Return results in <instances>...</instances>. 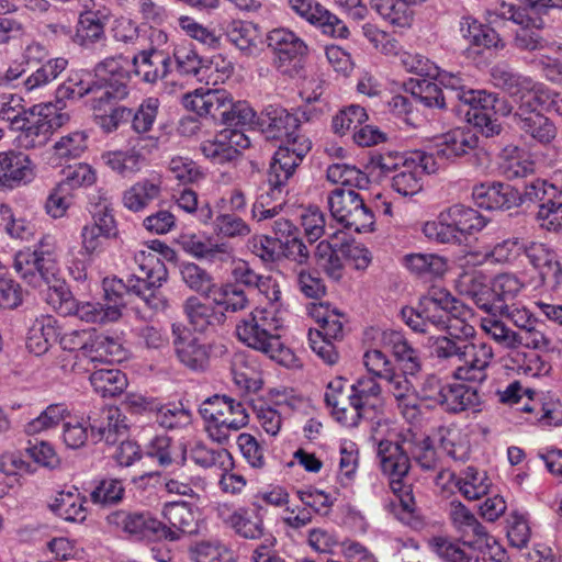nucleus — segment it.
<instances>
[{
	"instance_id": "bb28decb",
	"label": "nucleus",
	"mask_w": 562,
	"mask_h": 562,
	"mask_svg": "<svg viewBox=\"0 0 562 562\" xmlns=\"http://www.w3.org/2000/svg\"><path fill=\"white\" fill-rule=\"evenodd\" d=\"M43 496L48 508L65 520L81 522L86 519V498L77 491L55 493L50 488H46Z\"/></svg>"
},
{
	"instance_id": "37998d69",
	"label": "nucleus",
	"mask_w": 562,
	"mask_h": 562,
	"mask_svg": "<svg viewBox=\"0 0 562 562\" xmlns=\"http://www.w3.org/2000/svg\"><path fill=\"white\" fill-rule=\"evenodd\" d=\"M362 198L350 189H336L328 196L330 213L342 225L351 216L356 207L360 206Z\"/></svg>"
},
{
	"instance_id": "79ce46f5",
	"label": "nucleus",
	"mask_w": 562,
	"mask_h": 562,
	"mask_svg": "<svg viewBox=\"0 0 562 562\" xmlns=\"http://www.w3.org/2000/svg\"><path fill=\"white\" fill-rule=\"evenodd\" d=\"M195 463L204 468H217L222 473L232 471L235 467L233 454L225 448L212 449L204 443H198L192 450Z\"/></svg>"
},
{
	"instance_id": "ea45409f",
	"label": "nucleus",
	"mask_w": 562,
	"mask_h": 562,
	"mask_svg": "<svg viewBox=\"0 0 562 562\" xmlns=\"http://www.w3.org/2000/svg\"><path fill=\"white\" fill-rule=\"evenodd\" d=\"M227 35L237 48L245 52H251L261 42L260 26L250 21L234 20Z\"/></svg>"
},
{
	"instance_id": "864d4df0",
	"label": "nucleus",
	"mask_w": 562,
	"mask_h": 562,
	"mask_svg": "<svg viewBox=\"0 0 562 562\" xmlns=\"http://www.w3.org/2000/svg\"><path fill=\"white\" fill-rule=\"evenodd\" d=\"M477 136L470 128H454L443 136V151L447 155L462 156L477 146Z\"/></svg>"
},
{
	"instance_id": "c03bdc74",
	"label": "nucleus",
	"mask_w": 562,
	"mask_h": 562,
	"mask_svg": "<svg viewBox=\"0 0 562 562\" xmlns=\"http://www.w3.org/2000/svg\"><path fill=\"white\" fill-rule=\"evenodd\" d=\"M440 445L443 451L453 460L464 462L471 456L470 439L467 434L458 428H441Z\"/></svg>"
},
{
	"instance_id": "f03ea898",
	"label": "nucleus",
	"mask_w": 562,
	"mask_h": 562,
	"mask_svg": "<svg viewBox=\"0 0 562 562\" xmlns=\"http://www.w3.org/2000/svg\"><path fill=\"white\" fill-rule=\"evenodd\" d=\"M504 88L518 102L515 113L519 130L540 144H549L557 136V127L543 109L551 100V91L542 86H532L527 78L509 77Z\"/></svg>"
},
{
	"instance_id": "e2e57ef3",
	"label": "nucleus",
	"mask_w": 562,
	"mask_h": 562,
	"mask_svg": "<svg viewBox=\"0 0 562 562\" xmlns=\"http://www.w3.org/2000/svg\"><path fill=\"white\" fill-rule=\"evenodd\" d=\"M187 314L192 326L199 331H204L218 321L214 308L196 299L188 301Z\"/></svg>"
},
{
	"instance_id": "6e6d98bb",
	"label": "nucleus",
	"mask_w": 562,
	"mask_h": 562,
	"mask_svg": "<svg viewBox=\"0 0 562 562\" xmlns=\"http://www.w3.org/2000/svg\"><path fill=\"white\" fill-rule=\"evenodd\" d=\"M475 392L463 384H445L440 405L449 412H462L473 404Z\"/></svg>"
},
{
	"instance_id": "2f4dec72",
	"label": "nucleus",
	"mask_w": 562,
	"mask_h": 562,
	"mask_svg": "<svg viewBox=\"0 0 562 562\" xmlns=\"http://www.w3.org/2000/svg\"><path fill=\"white\" fill-rule=\"evenodd\" d=\"M124 358L125 350L117 339L91 331L90 341L85 351L86 360L113 363L121 362Z\"/></svg>"
},
{
	"instance_id": "5fc2aeb1",
	"label": "nucleus",
	"mask_w": 562,
	"mask_h": 562,
	"mask_svg": "<svg viewBox=\"0 0 562 562\" xmlns=\"http://www.w3.org/2000/svg\"><path fill=\"white\" fill-rule=\"evenodd\" d=\"M368 114L360 105H349L341 109L331 121V128L335 134L344 136L366 123Z\"/></svg>"
},
{
	"instance_id": "1a4fd4ad",
	"label": "nucleus",
	"mask_w": 562,
	"mask_h": 562,
	"mask_svg": "<svg viewBox=\"0 0 562 562\" xmlns=\"http://www.w3.org/2000/svg\"><path fill=\"white\" fill-rule=\"evenodd\" d=\"M132 57L124 54L111 56L94 68L97 81L88 83L86 92L104 93L105 98L124 99L127 95V81Z\"/></svg>"
},
{
	"instance_id": "052dcab7",
	"label": "nucleus",
	"mask_w": 562,
	"mask_h": 562,
	"mask_svg": "<svg viewBox=\"0 0 562 562\" xmlns=\"http://www.w3.org/2000/svg\"><path fill=\"white\" fill-rule=\"evenodd\" d=\"M234 380L236 384L249 393H256L261 390L263 379L260 370L252 366L245 358L235 361L233 367Z\"/></svg>"
},
{
	"instance_id": "e433bc0d",
	"label": "nucleus",
	"mask_w": 562,
	"mask_h": 562,
	"mask_svg": "<svg viewBox=\"0 0 562 562\" xmlns=\"http://www.w3.org/2000/svg\"><path fill=\"white\" fill-rule=\"evenodd\" d=\"M416 373H407L405 369L393 367L383 379L386 382L387 392L396 400L400 407L414 406L415 390L411 380Z\"/></svg>"
},
{
	"instance_id": "4c0bfd02",
	"label": "nucleus",
	"mask_w": 562,
	"mask_h": 562,
	"mask_svg": "<svg viewBox=\"0 0 562 562\" xmlns=\"http://www.w3.org/2000/svg\"><path fill=\"white\" fill-rule=\"evenodd\" d=\"M93 390L102 397H116L128 385L127 376L119 369H100L90 375Z\"/></svg>"
},
{
	"instance_id": "4468645a",
	"label": "nucleus",
	"mask_w": 562,
	"mask_h": 562,
	"mask_svg": "<svg viewBox=\"0 0 562 562\" xmlns=\"http://www.w3.org/2000/svg\"><path fill=\"white\" fill-rule=\"evenodd\" d=\"M460 100L469 104L468 121L480 128L483 134L491 136L498 134L501 125L497 123L494 111L497 98L483 90H467L459 94Z\"/></svg>"
},
{
	"instance_id": "774afa93",
	"label": "nucleus",
	"mask_w": 562,
	"mask_h": 562,
	"mask_svg": "<svg viewBox=\"0 0 562 562\" xmlns=\"http://www.w3.org/2000/svg\"><path fill=\"white\" fill-rule=\"evenodd\" d=\"M291 9L311 24L323 26L328 21L329 11L312 0H290Z\"/></svg>"
},
{
	"instance_id": "72a5a7b5",
	"label": "nucleus",
	"mask_w": 562,
	"mask_h": 562,
	"mask_svg": "<svg viewBox=\"0 0 562 562\" xmlns=\"http://www.w3.org/2000/svg\"><path fill=\"white\" fill-rule=\"evenodd\" d=\"M90 419L91 428L109 442L115 441L114 436L125 435L128 429L125 416L116 406H105Z\"/></svg>"
},
{
	"instance_id": "f8f14e48",
	"label": "nucleus",
	"mask_w": 562,
	"mask_h": 562,
	"mask_svg": "<svg viewBox=\"0 0 562 562\" xmlns=\"http://www.w3.org/2000/svg\"><path fill=\"white\" fill-rule=\"evenodd\" d=\"M156 147V142L148 137H131L123 148L104 154L106 166L113 171L127 176L138 172L146 161V156Z\"/></svg>"
},
{
	"instance_id": "f3484780",
	"label": "nucleus",
	"mask_w": 562,
	"mask_h": 562,
	"mask_svg": "<svg viewBox=\"0 0 562 562\" xmlns=\"http://www.w3.org/2000/svg\"><path fill=\"white\" fill-rule=\"evenodd\" d=\"M200 414L233 428L234 431L245 428L249 423L244 404L225 395H214L204 401Z\"/></svg>"
},
{
	"instance_id": "3c124183",
	"label": "nucleus",
	"mask_w": 562,
	"mask_h": 562,
	"mask_svg": "<svg viewBox=\"0 0 562 562\" xmlns=\"http://www.w3.org/2000/svg\"><path fill=\"white\" fill-rule=\"evenodd\" d=\"M336 395L333 392L326 393V402L331 407V414L337 422L345 426H356L361 418L362 412L353 405L352 397Z\"/></svg>"
},
{
	"instance_id": "6e6552de",
	"label": "nucleus",
	"mask_w": 562,
	"mask_h": 562,
	"mask_svg": "<svg viewBox=\"0 0 562 562\" xmlns=\"http://www.w3.org/2000/svg\"><path fill=\"white\" fill-rule=\"evenodd\" d=\"M486 225L482 214L469 206L456 204L441 212L437 222H427L424 234L440 243H448L450 237L447 231L452 229L461 234H474Z\"/></svg>"
},
{
	"instance_id": "6ab92c4d",
	"label": "nucleus",
	"mask_w": 562,
	"mask_h": 562,
	"mask_svg": "<svg viewBox=\"0 0 562 562\" xmlns=\"http://www.w3.org/2000/svg\"><path fill=\"white\" fill-rule=\"evenodd\" d=\"M311 148L310 138L294 139L285 143L284 146H280L270 165V177L274 178L273 183L280 186L289 180Z\"/></svg>"
},
{
	"instance_id": "58836bf2",
	"label": "nucleus",
	"mask_w": 562,
	"mask_h": 562,
	"mask_svg": "<svg viewBox=\"0 0 562 562\" xmlns=\"http://www.w3.org/2000/svg\"><path fill=\"white\" fill-rule=\"evenodd\" d=\"M403 263L417 276L441 278L448 270L447 260L436 254H408L403 258Z\"/></svg>"
},
{
	"instance_id": "a19ab883",
	"label": "nucleus",
	"mask_w": 562,
	"mask_h": 562,
	"mask_svg": "<svg viewBox=\"0 0 562 562\" xmlns=\"http://www.w3.org/2000/svg\"><path fill=\"white\" fill-rule=\"evenodd\" d=\"M87 148V137L81 132H74L63 136L47 153L48 162L57 166L63 159L76 158Z\"/></svg>"
},
{
	"instance_id": "603ef678",
	"label": "nucleus",
	"mask_w": 562,
	"mask_h": 562,
	"mask_svg": "<svg viewBox=\"0 0 562 562\" xmlns=\"http://www.w3.org/2000/svg\"><path fill=\"white\" fill-rule=\"evenodd\" d=\"M104 18L94 11L80 14L76 35L82 45L92 44L104 35Z\"/></svg>"
},
{
	"instance_id": "20e7f679",
	"label": "nucleus",
	"mask_w": 562,
	"mask_h": 562,
	"mask_svg": "<svg viewBox=\"0 0 562 562\" xmlns=\"http://www.w3.org/2000/svg\"><path fill=\"white\" fill-rule=\"evenodd\" d=\"M470 337H442L437 340L438 358H453L457 380L482 382L486 378V368L493 359L492 347L485 342L469 341Z\"/></svg>"
},
{
	"instance_id": "de8ad7c7",
	"label": "nucleus",
	"mask_w": 562,
	"mask_h": 562,
	"mask_svg": "<svg viewBox=\"0 0 562 562\" xmlns=\"http://www.w3.org/2000/svg\"><path fill=\"white\" fill-rule=\"evenodd\" d=\"M473 198L480 207L497 210L509 206L508 188L502 183L479 184L473 189Z\"/></svg>"
},
{
	"instance_id": "cd10ccee",
	"label": "nucleus",
	"mask_w": 562,
	"mask_h": 562,
	"mask_svg": "<svg viewBox=\"0 0 562 562\" xmlns=\"http://www.w3.org/2000/svg\"><path fill=\"white\" fill-rule=\"evenodd\" d=\"M376 340L379 347L392 350L395 357L394 367L405 369L407 373H417L420 370L417 352L402 333L386 329L378 334Z\"/></svg>"
},
{
	"instance_id": "423d86ee",
	"label": "nucleus",
	"mask_w": 562,
	"mask_h": 562,
	"mask_svg": "<svg viewBox=\"0 0 562 562\" xmlns=\"http://www.w3.org/2000/svg\"><path fill=\"white\" fill-rule=\"evenodd\" d=\"M308 314L318 325L315 334L310 333L313 350L327 363H335L338 359V353L331 341L344 338L345 315L337 308L331 307L330 304L324 302L311 303L308 305Z\"/></svg>"
},
{
	"instance_id": "9b49d317",
	"label": "nucleus",
	"mask_w": 562,
	"mask_h": 562,
	"mask_svg": "<svg viewBox=\"0 0 562 562\" xmlns=\"http://www.w3.org/2000/svg\"><path fill=\"white\" fill-rule=\"evenodd\" d=\"M268 47L274 55V60L279 69L289 75H299L303 69L302 65H294L289 69V65L308 53L307 44L293 31L286 27H276L269 31L267 35Z\"/></svg>"
},
{
	"instance_id": "473e14b6",
	"label": "nucleus",
	"mask_w": 562,
	"mask_h": 562,
	"mask_svg": "<svg viewBox=\"0 0 562 562\" xmlns=\"http://www.w3.org/2000/svg\"><path fill=\"white\" fill-rule=\"evenodd\" d=\"M37 271L41 273L47 291L54 290V294L59 296L60 271L56 256V246L55 243H52L46 237L40 243V250L37 251Z\"/></svg>"
},
{
	"instance_id": "49530a36",
	"label": "nucleus",
	"mask_w": 562,
	"mask_h": 562,
	"mask_svg": "<svg viewBox=\"0 0 562 562\" xmlns=\"http://www.w3.org/2000/svg\"><path fill=\"white\" fill-rule=\"evenodd\" d=\"M458 289L461 294L471 297L477 305L486 306L490 288L487 278L480 271H469L460 276Z\"/></svg>"
},
{
	"instance_id": "5701e85b",
	"label": "nucleus",
	"mask_w": 562,
	"mask_h": 562,
	"mask_svg": "<svg viewBox=\"0 0 562 562\" xmlns=\"http://www.w3.org/2000/svg\"><path fill=\"white\" fill-rule=\"evenodd\" d=\"M510 20L518 26L515 30V44L520 49L535 50L541 47L543 20L532 9H510Z\"/></svg>"
},
{
	"instance_id": "aec40b11",
	"label": "nucleus",
	"mask_w": 562,
	"mask_h": 562,
	"mask_svg": "<svg viewBox=\"0 0 562 562\" xmlns=\"http://www.w3.org/2000/svg\"><path fill=\"white\" fill-rule=\"evenodd\" d=\"M229 95L231 93L222 89H195L186 93L182 102L188 111L222 122L229 105Z\"/></svg>"
},
{
	"instance_id": "680f3d73",
	"label": "nucleus",
	"mask_w": 562,
	"mask_h": 562,
	"mask_svg": "<svg viewBox=\"0 0 562 562\" xmlns=\"http://www.w3.org/2000/svg\"><path fill=\"white\" fill-rule=\"evenodd\" d=\"M327 179L333 183L363 188L368 177L359 168L346 164H333L327 168Z\"/></svg>"
},
{
	"instance_id": "c85d7f7f",
	"label": "nucleus",
	"mask_w": 562,
	"mask_h": 562,
	"mask_svg": "<svg viewBox=\"0 0 562 562\" xmlns=\"http://www.w3.org/2000/svg\"><path fill=\"white\" fill-rule=\"evenodd\" d=\"M251 306L257 312L280 316L283 302L280 281L271 273L260 276L252 286Z\"/></svg>"
},
{
	"instance_id": "a878e982",
	"label": "nucleus",
	"mask_w": 562,
	"mask_h": 562,
	"mask_svg": "<svg viewBox=\"0 0 562 562\" xmlns=\"http://www.w3.org/2000/svg\"><path fill=\"white\" fill-rule=\"evenodd\" d=\"M432 157L423 151H414L403 162V170L393 178V188L400 194L414 195L422 189V176L428 171Z\"/></svg>"
},
{
	"instance_id": "09e8293b",
	"label": "nucleus",
	"mask_w": 562,
	"mask_h": 562,
	"mask_svg": "<svg viewBox=\"0 0 562 562\" xmlns=\"http://www.w3.org/2000/svg\"><path fill=\"white\" fill-rule=\"evenodd\" d=\"M434 550L448 562H477L479 549H470L468 546L461 548L460 544L450 541L445 537H434L430 540Z\"/></svg>"
},
{
	"instance_id": "412c9836",
	"label": "nucleus",
	"mask_w": 562,
	"mask_h": 562,
	"mask_svg": "<svg viewBox=\"0 0 562 562\" xmlns=\"http://www.w3.org/2000/svg\"><path fill=\"white\" fill-rule=\"evenodd\" d=\"M169 61L168 52L144 49L139 55L132 56V65L138 76H142L147 82L165 79L166 87H170V92H175L177 89L176 74L167 71Z\"/></svg>"
},
{
	"instance_id": "393cba45",
	"label": "nucleus",
	"mask_w": 562,
	"mask_h": 562,
	"mask_svg": "<svg viewBox=\"0 0 562 562\" xmlns=\"http://www.w3.org/2000/svg\"><path fill=\"white\" fill-rule=\"evenodd\" d=\"M184 251L210 262H227L234 259V249L226 243H217L212 236L188 234L180 237Z\"/></svg>"
},
{
	"instance_id": "c9c22d12",
	"label": "nucleus",
	"mask_w": 562,
	"mask_h": 562,
	"mask_svg": "<svg viewBox=\"0 0 562 562\" xmlns=\"http://www.w3.org/2000/svg\"><path fill=\"white\" fill-rule=\"evenodd\" d=\"M209 297L227 312H239L251 305V299L235 283L213 284Z\"/></svg>"
},
{
	"instance_id": "0e129e2a",
	"label": "nucleus",
	"mask_w": 562,
	"mask_h": 562,
	"mask_svg": "<svg viewBox=\"0 0 562 562\" xmlns=\"http://www.w3.org/2000/svg\"><path fill=\"white\" fill-rule=\"evenodd\" d=\"M236 443L250 467L255 469H262L265 467L263 449L254 435L241 432L237 436Z\"/></svg>"
},
{
	"instance_id": "f257e3e1",
	"label": "nucleus",
	"mask_w": 562,
	"mask_h": 562,
	"mask_svg": "<svg viewBox=\"0 0 562 562\" xmlns=\"http://www.w3.org/2000/svg\"><path fill=\"white\" fill-rule=\"evenodd\" d=\"M158 255L167 260L176 258L171 247L161 240L154 239L135 251L133 259L125 262L122 269L123 278L131 292L140 296L154 308L165 305V301L158 297L156 289L167 280L168 276L166 266Z\"/></svg>"
},
{
	"instance_id": "0eeeda50",
	"label": "nucleus",
	"mask_w": 562,
	"mask_h": 562,
	"mask_svg": "<svg viewBox=\"0 0 562 562\" xmlns=\"http://www.w3.org/2000/svg\"><path fill=\"white\" fill-rule=\"evenodd\" d=\"M406 447L394 443L390 440H381L379 443V456L383 472L390 477V487L398 498L405 512L413 513L415 499L412 485L405 482L409 470V459Z\"/></svg>"
},
{
	"instance_id": "13d9d810",
	"label": "nucleus",
	"mask_w": 562,
	"mask_h": 562,
	"mask_svg": "<svg viewBox=\"0 0 562 562\" xmlns=\"http://www.w3.org/2000/svg\"><path fill=\"white\" fill-rule=\"evenodd\" d=\"M180 29L192 40L202 45L216 48L220 46L221 36L215 30L210 29L189 15H181L178 20Z\"/></svg>"
},
{
	"instance_id": "c756f323",
	"label": "nucleus",
	"mask_w": 562,
	"mask_h": 562,
	"mask_svg": "<svg viewBox=\"0 0 562 562\" xmlns=\"http://www.w3.org/2000/svg\"><path fill=\"white\" fill-rule=\"evenodd\" d=\"M108 522L131 536L158 539L159 520L144 514L117 510L108 516Z\"/></svg>"
},
{
	"instance_id": "39448f33",
	"label": "nucleus",
	"mask_w": 562,
	"mask_h": 562,
	"mask_svg": "<svg viewBox=\"0 0 562 562\" xmlns=\"http://www.w3.org/2000/svg\"><path fill=\"white\" fill-rule=\"evenodd\" d=\"M458 301L445 288L432 285L420 299L419 315L437 326H443L451 337H473L472 325L458 317Z\"/></svg>"
},
{
	"instance_id": "338daca9",
	"label": "nucleus",
	"mask_w": 562,
	"mask_h": 562,
	"mask_svg": "<svg viewBox=\"0 0 562 562\" xmlns=\"http://www.w3.org/2000/svg\"><path fill=\"white\" fill-rule=\"evenodd\" d=\"M364 35L369 42L383 55H397L401 50L398 41L387 32L378 29L372 24L363 27Z\"/></svg>"
},
{
	"instance_id": "bf43d9fd",
	"label": "nucleus",
	"mask_w": 562,
	"mask_h": 562,
	"mask_svg": "<svg viewBox=\"0 0 562 562\" xmlns=\"http://www.w3.org/2000/svg\"><path fill=\"white\" fill-rule=\"evenodd\" d=\"M458 486L465 498L476 501L487 494L490 482L485 473L468 468L463 477L459 480Z\"/></svg>"
},
{
	"instance_id": "7c9ffc66",
	"label": "nucleus",
	"mask_w": 562,
	"mask_h": 562,
	"mask_svg": "<svg viewBox=\"0 0 562 562\" xmlns=\"http://www.w3.org/2000/svg\"><path fill=\"white\" fill-rule=\"evenodd\" d=\"M161 191L162 179L160 176L140 179L124 191L123 204L132 212H140L158 199Z\"/></svg>"
},
{
	"instance_id": "7ed1b4c3",
	"label": "nucleus",
	"mask_w": 562,
	"mask_h": 562,
	"mask_svg": "<svg viewBox=\"0 0 562 562\" xmlns=\"http://www.w3.org/2000/svg\"><path fill=\"white\" fill-rule=\"evenodd\" d=\"M281 327L280 316L252 308L236 324L235 334L237 339L247 347L259 350L280 363H286L292 355L281 341L279 334Z\"/></svg>"
},
{
	"instance_id": "ddd939ff",
	"label": "nucleus",
	"mask_w": 562,
	"mask_h": 562,
	"mask_svg": "<svg viewBox=\"0 0 562 562\" xmlns=\"http://www.w3.org/2000/svg\"><path fill=\"white\" fill-rule=\"evenodd\" d=\"M20 99L3 94L0 100V119L9 121L13 131L18 132L14 142L18 148L35 147L34 106L25 110L19 104Z\"/></svg>"
},
{
	"instance_id": "b1692460",
	"label": "nucleus",
	"mask_w": 562,
	"mask_h": 562,
	"mask_svg": "<svg viewBox=\"0 0 562 562\" xmlns=\"http://www.w3.org/2000/svg\"><path fill=\"white\" fill-rule=\"evenodd\" d=\"M450 518L453 526L461 532L460 540L470 549H482L491 539L474 514L460 502L450 504Z\"/></svg>"
},
{
	"instance_id": "69168bd1",
	"label": "nucleus",
	"mask_w": 562,
	"mask_h": 562,
	"mask_svg": "<svg viewBox=\"0 0 562 562\" xmlns=\"http://www.w3.org/2000/svg\"><path fill=\"white\" fill-rule=\"evenodd\" d=\"M68 120V116L60 112L56 104L45 103L37 112V136H46L59 128Z\"/></svg>"
},
{
	"instance_id": "2eb2a0df",
	"label": "nucleus",
	"mask_w": 562,
	"mask_h": 562,
	"mask_svg": "<svg viewBox=\"0 0 562 562\" xmlns=\"http://www.w3.org/2000/svg\"><path fill=\"white\" fill-rule=\"evenodd\" d=\"M18 148L0 151V189L12 190L32 181L33 159Z\"/></svg>"
},
{
	"instance_id": "4d7b16f0",
	"label": "nucleus",
	"mask_w": 562,
	"mask_h": 562,
	"mask_svg": "<svg viewBox=\"0 0 562 562\" xmlns=\"http://www.w3.org/2000/svg\"><path fill=\"white\" fill-rule=\"evenodd\" d=\"M233 74L232 64L222 55L213 56L206 64H202L198 81L216 86L225 82Z\"/></svg>"
},
{
	"instance_id": "dca6fc26",
	"label": "nucleus",
	"mask_w": 562,
	"mask_h": 562,
	"mask_svg": "<svg viewBox=\"0 0 562 562\" xmlns=\"http://www.w3.org/2000/svg\"><path fill=\"white\" fill-rule=\"evenodd\" d=\"M159 521L158 539L175 541L196 530L198 524L192 508L184 502H171L164 506Z\"/></svg>"
},
{
	"instance_id": "a18cd8bd",
	"label": "nucleus",
	"mask_w": 562,
	"mask_h": 562,
	"mask_svg": "<svg viewBox=\"0 0 562 562\" xmlns=\"http://www.w3.org/2000/svg\"><path fill=\"white\" fill-rule=\"evenodd\" d=\"M173 56L177 63V69L170 74H176L177 88L183 89L188 83L186 80L187 77H199L202 61L196 52L187 46L176 48Z\"/></svg>"
},
{
	"instance_id": "9d476101",
	"label": "nucleus",
	"mask_w": 562,
	"mask_h": 562,
	"mask_svg": "<svg viewBox=\"0 0 562 562\" xmlns=\"http://www.w3.org/2000/svg\"><path fill=\"white\" fill-rule=\"evenodd\" d=\"M257 126L267 139L292 142L308 138L299 114L281 105H268L259 114Z\"/></svg>"
},
{
	"instance_id": "8fccbe9b",
	"label": "nucleus",
	"mask_w": 562,
	"mask_h": 562,
	"mask_svg": "<svg viewBox=\"0 0 562 562\" xmlns=\"http://www.w3.org/2000/svg\"><path fill=\"white\" fill-rule=\"evenodd\" d=\"M97 95L93 99V109L95 112V117L99 120L101 126L111 132L115 130L119 125V122L123 117L124 109L116 106V102L120 99H108L104 93H95Z\"/></svg>"
},
{
	"instance_id": "4be33fe9",
	"label": "nucleus",
	"mask_w": 562,
	"mask_h": 562,
	"mask_svg": "<svg viewBox=\"0 0 562 562\" xmlns=\"http://www.w3.org/2000/svg\"><path fill=\"white\" fill-rule=\"evenodd\" d=\"M175 348L179 360L191 369H203L209 364L211 349L187 328L173 325Z\"/></svg>"
},
{
	"instance_id": "f704fd0d",
	"label": "nucleus",
	"mask_w": 562,
	"mask_h": 562,
	"mask_svg": "<svg viewBox=\"0 0 562 562\" xmlns=\"http://www.w3.org/2000/svg\"><path fill=\"white\" fill-rule=\"evenodd\" d=\"M370 5L396 27L408 29L414 22V11L406 0H370Z\"/></svg>"
},
{
	"instance_id": "a211bd4d",
	"label": "nucleus",
	"mask_w": 562,
	"mask_h": 562,
	"mask_svg": "<svg viewBox=\"0 0 562 562\" xmlns=\"http://www.w3.org/2000/svg\"><path fill=\"white\" fill-rule=\"evenodd\" d=\"M220 516L237 535L246 539H259L263 536L265 526L260 507L256 504L247 506L220 508Z\"/></svg>"
}]
</instances>
